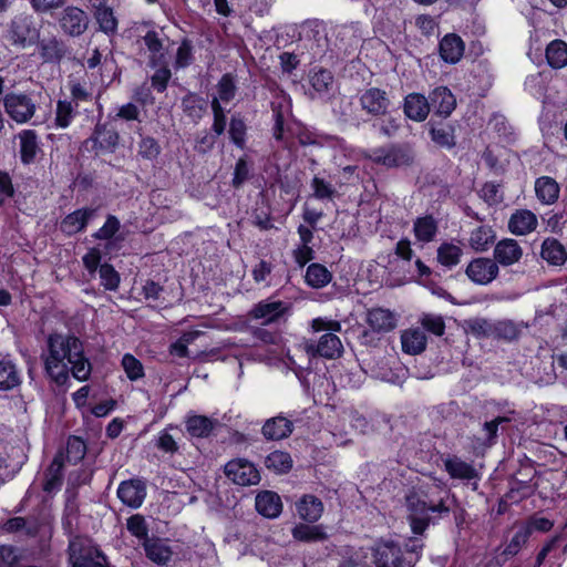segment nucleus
<instances>
[{"instance_id": "f257e3e1", "label": "nucleus", "mask_w": 567, "mask_h": 567, "mask_svg": "<svg viewBox=\"0 0 567 567\" xmlns=\"http://www.w3.org/2000/svg\"><path fill=\"white\" fill-rule=\"evenodd\" d=\"M48 354L44 355V370L58 385H64L69 372L79 381L91 374V363L84 355L81 340L74 336L52 333L48 337Z\"/></svg>"}, {"instance_id": "f03ea898", "label": "nucleus", "mask_w": 567, "mask_h": 567, "mask_svg": "<svg viewBox=\"0 0 567 567\" xmlns=\"http://www.w3.org/2000/svg\"><path fill=\"white\" fill-rule=\"evenodd\" d=\"M450 494L434 497L433 492H411L405 496V505L409 512L408 519L414 535H422L430 524V513L439 516L447 515L451 511Z\"/></svg>"}, {"instance_id": "7ed1b4c3", "label": "nucleus", "mask_w": 567, "mask_h": 567, "mask_svg": "<svg viewBox=\"0 0 567 567\" xmlns=\"http://www.w3.org/2000/svg\"><path fill=\"white\" fill-rule=\"evenodd\" d=\"M311 328L315 332L327 331L318 341L307 340L303 349L309 357H321L324 359H337L343 353L341 340L334 332L341 331V323L337 320L316 318L311 321Z\"/></svg>"}, {"instance_id": "20e7f679", "label": "nucleus", "mask_w": 567, "mask_h": 567, "mask_svg": "<svg viewBox=\"0 0 567 567\" xmlns=\"http://www.w3.org/2000/svg\"><path fill=\"white\" fill-rule=\"evenodd\" d=\"M415 150L410 143H395L379 147L374 150L370 156L373 163L388 168L412 166L415 162Z\"/></svg>"}, {"instance_id": "39448f33", "label": "nucleus", "mask_w": 567, "mask_h": 567, "mask_svg": "<svg viewBox=\"0 0 567 567\" xmlns=\"http://www.w3.org/2000/svg\"><path fill=\"white\" fill-rule=\"evenodd\" d=\"M72 567H109L106 556L91 540L74 537L69 544Z\"/></svg>"}, {"instance_id": "423d86ee", "label": "nucleus", "mask_w": 567, "mask_h": 567, "mask_svg": "<svg viewBox=\"0 0 567 567\" xmlns=\"http://www.w3.org/2000/svg\"><path fill=\"white\" fill-rule=\"evenodd\" d=\"M2 101L6 113L18 124L29 122L37 112V101L30 93L11 92Z\"/></svg>"}, {"instance_id": "0eeeda50", "label": "nucleus", "mask_w": 567, "mask_h": 567, "mask_svg": "<svg viewBox=\"0 0 567 567\" xmlns=\"http://www.w3.org/2000/svg\"><path fill=\"white\" fill-rule=\"evenodd\" d=\"M372 556L375 567H413V560L405 559L401 547L392 540L379 542Z\"/></svg>"}, {"instance_id": "6e6552de", "label": "nucleus", "mask_w": 567, "mask_h": 567, "mask_svg": "<svg viewBox=\"0 0 567 567\" xmlns=\"http://www.w3.org/2000/svg\"><path fill=\"white\" fill-rule=\"evenodd\" d=\"M224 472L228 480L240 486L257 485L260 482L259 471L246 458L229 461Z\"/></svg>"}, {"instance_id": "1a4fd4ad", "label": "nucleus", "mask_w": 567, "mask_h": 567, "mask_svg": "<svg viewBox=\"0 0 567 567\" xmlns=\"http://www.w3.org/2000/svg\"><path fill=\"white\" fill-rule=\"evenodd\" d=\"M310 84L309 96L328 100L334 91V78L331 71L323 68H313L308 74Z\"/></svg>"}, {"instance_id": "9d476101", "label": "nucleus", "mask_w": 567, "mask_h": 567, "mask_svg": "<svg viewBox=\"0 0 567 567\" xmlns=\"http://www.w3.org/2000/svg\"><path fill=\"white\" fill-rule=\"evenodd\" d=\"M497 264L485 257L474 258L466 267L465 274L476 285H488L498 276Z\"/></svg>"}, {"instance_id": "9b49d317", "label": "nucleus", "mask_w": 567, "mask_h": 567, "mask_svg": "<svg viewBox=\"0 0 567 567\" xmlns=\"http://www.w3.org/2000/svg\"><path fill=\"white\" fill-rule=\"evenodd\" d=\"M89 22L87 13L75 6L64 8L59 18L61 29L71 37L83 34L89 27Z\"/></svg>"}, {"instance_id": "f8f14e48", "label": "nucleus", "mask_w": 567, "mask_h": 567, "mask_svg": "<svg viewBox=\"0 0 567 567\" xmlns=\"http://www.w3.org/2000/svg\"><path fill=\"white\" fill-rule=\"evenodd\" d=\"M363 111L373 116L385 115L391 106L386 91L379 87H369L359 97Z\"/></svg>"}, {"instance_id": "ddd939ff", "label": "nucleus", "mask_w": 567, "mask_h": 567, "mask_svg": "<svg viewBox=\"0 0 567 567\" xmlns=\"http://www.w3.org/2000/svg\"><path fill=\"white\" fill-rule=\"evenodd\" d=\"M117 496L124 505L138 508L146 497V485L138 478L124 481L117 488Z\"/></svg>"}, {"instance_id": "4468645a", "label": "nucleus", "mask_w": 567, "mask_h": 567, "mask_svg": "<svg viewBox=\"0 0 567 567\" xmlns=\"http://www.w3.org/2000/svg\"><path fill=\"white\" fill-rule=\"evenodd\" d=\"M10 34L13 43L24 47L38 38V30L32 17L19 14L11 21Z\"/></svg>"}, {"instance_id": "2eb2a0df", "label": "nucleus", "mask_w": 567, "mask_h": 567, "mask_svg": "<svg viewBox=\"0 0 567 567\" xmlns=\"http://www.w3.org/2000/svg\"><path fill=\"white\" fill-rule=\"evenodd\" d=\"M430 107L433 112L443 117H449L456 107V99L446 86H437L429 94Z\"/></svg>"}, {"instance_id": "dca6fc26", "label": "nucleus", "mask_w": 567, "mask_h": 567, "mask_svg": "<svg viewBox=\"0 0 567 567\" xmlns=\"http://www.w3.org/2000/svg\"><path fill=\"white\" fill-rule=\"evenodd\" d=\"M494 261L503 267L517 264L523 257V248L517 240L513 238H504L499 240L493 251Z\"/></svg>"}, {"instance_id": "f3484780", "label": "nucleus", "mask_w": 567, "mask_h": 567, "mask_svg": "<svg viewBox=\"0 0 567 567\" xmlns=\"http://www.w3.org/2000/svg\"><path fill=\"white\" fill-rule=\"evenodd\" d=\"M287 309L286 303L282 301L264 300L251 308L249 317L260 320L261 324H270L281 318Z\"/></svg>"}, {"instance_id": "a211bd4d", "label": "nucleus", "mask_w": 567, "mask_h": 567, "mask_svg": "<svg viewBox=\"0 0 567 567\" xmlns=\"http://www.w3.org/2000/svg\"><path fill=\"white\" fill-rule=\"evenodd\" d=\"M431 112L429 97L421 93H409L403 101L404 115L414 122H423Z\"/></svg>"}, {"instance_id": "6ab92c4d", "label": "nucleus", "mask_w": 567, "mask_h": 567, "mask_svg": "<svg viewBox=\"0 0 567 567\" xmlns=\"http://www.w3.org/2000/svg\"><path fill=\"white\" fill-rule=\"evenodd\" d=\"M256 511L266 518H277L282 512L280 496L272 491H261L255 498Z\"/></svg>"}, {"instance_id": "aec40b11", "label": "nucleus", "mask_w": 567, "mask_h": 567, "mask_svg": "<svg viewBox=\"0 0 567 567\" xmlns=\"http://www.w3.org/2000/svg\"><path fill=\"white\" fill-rule=\"evenodd\" d=\"M465 50L462 38L455 33H449L440 41L439 52L442 60L450 64L457 63Z\"/></svg>"}, {"instance_id": "412c9836", "label": "nucleus", "mask_w": 567, "mask_h": 567, "mask_svg": "<svg viewBox=\"0 0 567 567\" xmlns=\"http://www.w3.org/2000/svg\"><path fill=\"white\" fill-rule=\"evenodd\" d=\"M19 155L22 164L30 165L37 159V155L41 153L38 135L33 130H23L18 134Z\"/></svg>"}, {"instance_id": "4be33fe9", "label": "nucleus", "mask_w": 567, "mask_h": 567, "mask_svg": "<svg viewBox=\"0 0 567 567\" xmlns=\"http://www.w3.org/2000/svg\"><path fill=\"white\" fill-rule=\"evenodd\" d=\"M537 224V217L533 212L518 209L512 214L508 220V229L516 236H524L534 231Z\"/></svg>"}, {"instance_id": "5701e85b", "label": "nucleus", "mask_w": 567, "mask_h": 567, "mask_svg": "<svg viewBox=\"0 0 567 567\" xmlns=\"http://www.w3.org/2000/svg\"><path fill=\"white\" fill-rule=\"evenodd\" d=\"M94 215L95 209L93 208L78 209L63 218L60 228L69 236L74 235L82 231Z\"/></svg>"}, {"instance_id": "b1692460", "label": "nucleus", "mask_w": 567, "mask_h": 567, "mask_svg": "<svg viewBox=\"0 0 567 567\" xmlns=\"http://www.w3.org/2000/svg\"><path fill=\"white\" fill-rule=\"evenodd\" d=\"M208 102L197 93L188 92L182 99L183 113L197 124L207 113Z\"/></svg>"}, {"instance_id": "393cba45", "label": "nucleus", "mask_w": 567, "mask_h": 567, "mask_svg": "<svg viewBox=\"0 0 567 567\" xmlns=\"http://www.w3.org/2000/svg\"><path fill=\"white\" fill-rule=\"evenodd\" d=\"M296 508L299 517L308 523H316L323 513V504L315 495H305L297 503Z\"/></svg>"}, {"instance_id": "a878e982", "label": "nucleus", "mask_w": 567, "mask_h": 567, "mask_svg": "<svg viewBox=\"0 0 567 567\" xmlns=\"http://www.w3.org/2000/svg\"><path fill=\"white\" fill-rule=\"evenodd\" d=\"M293 431V424L284 416H275L267 420L262 426V435L267 440H282L288 437Z\"/></svg>"}, {"instance_id": "bb28decb", "label": "nucleus", "mask_w": 567, "mask_h": 567, "mask_svg": "<svg viewBox=\"0 0 567 567\" xmlns=\"http://www.w3.org/2000/svg\"><path fill=\"white\" fill-rule=\"evenodd\" d=\"M367 321L371 329L377 332H389L396 327L394 313L383 308L369 310Z\"/></svg>"}, {"instance_id": "cd10ccee", "label": "nucleus", "mask_w": 567, "mask_h": 567, "mask_svg": "<svg viewBox=\"0 0 567 567\" xmlns=\"http://www.w3.org/2000/svg\"><path fill=\"white\" fill-rule=\"evenodd\" d=\"M540 257L551 266H561L567 261V250L556 238H546L540 246Z\"/></svg>"}, {"instance_id": "c85d7f7f", "label": "nucleus", "mask_w": 567, "mask_h": 567, "mask_svg": "<svg viewBox=\"0 0 567 567\" xmlns=\"http://www.w3.org/2000/svg\"><path fill=\"white\" fill-rule=\"evenodd\" d=\"M560 187L558 183L549 176H542L535 181L536 197L542 204L551 205L559 197Z\"/></svg>"}, {"instance_id": "c756f323", "label": "nucleus", "mask_w": 567, "mask_h": 567, "mask_svg": "<svg viewBox=\"0 0 567 567\" xmlns=\"http://www.w3.org/2000/svg\"><path fill=\"white\" fill-rule=\"evenodd\" d=\"M439 223L432 215L417 217L413 223V233L416 240L427 244L435 239Z\"/></svg>"}, {"instance_id": "7c9ffc66", "label": "nucleus", "mask_w": 567, "mask_h": 567, "mask_svg": "<svg viewBox=\"0 0 567 567\" xmlns=\"http://www.w3.org/2000/svg\"><path fill=\"white\" fill-rule=\"evenodd\" d=\"M444 468L452 478L470 481L478 477L475 467L457 456H449L445 458Z\"/></svg>"}, {"instance_id": "2f4dec72", "label": "nucleus", "mask_w": 567, "mask_h": 567, "mask_svg": "<svg viewBox=\"0 0 567 567\" xmlns=\"http://www.w3.org/2000/svg\"><path fill=\"white\" fill-rule=\"evenodd\" d=\"M216 422L205 415L190 414L186 417V432L192 437H208L215 427Z\"/></svg>"}, {"instance_id": "473e14b6", "label": "nucleus", "mask_w": 567, "mask_h": 567, "mask_svg": "<svg viewBox=\"0 0 567 567\" xmlns=\"http://www.w3.org/2000/svg\"><path fill=\"white\" fill-rule=\"evenodd\" d=\"M143 547L147 558L158 565H165L171 560L173 551L169 546L159 538L145 539Z\"/></svg>"}, {"instance_id": "72a5a7b5", "label": "nucleus", "mask_w": 567, "mask_h": 567, "mask_svg": "<svg viewBox=\"0 0 567 567\" xmlns=\"http://www.w3.org/2000/svg\"><path fill=\"white\" fill-rule=\"evenodd\" d=\"M401 343L403 352L416 355L422 353L426 348V337L419 329H408L401 334Z\"/></svg>"}, {"instance_id": "f704fd0d", "label": "nucleus", "mask_w": 567, "mask_h": 567, "mask_svg": "<svg viewBox=\"0 0 567 567\" xmlns=\"http://www.w3.org/2000/svg\"><path fill=\"white\" fill-rule=\"evenodd\" d=\"M429 134L432 142L442 148L451 150L456 145L454 127L452 125H434L430 123Z\"/></svg>"}, {"instance_id": "c9c22d12", "label": "nucleus", "mask_w": 567, "mask_h": 567, "mask_svg": "<svg viewBox=\"0 0 567 567\" xmlns=\"http://www.w3.org/2000/svg\"><path fill=\"white\" fill-rule=\"evenodd\" d=\"M118 133L113 128H109L104 124H97L91 137V141L94 143V147H99L101 150H114L118 144Z\"/></svg>"}, {"instance_id": "e433bc0d", "label": "nucleus", "mask_w": 567, "mask_h": 567, "mask_svg": "<svg viewBox=\"0 0 567 567\" xmlns=\"http://www.w3.org/2000/svg\"><path fill=\"white\" fill-rule=\"evenodd\" d=\"M291 534L296 540L305 543L322 542L328 538V535L321 525H308L300 523L292 528Z\"/></svg>"}, {"instance_id": "4c0bfd02", "label": "nucleus", "mask_w": 567, "mask_h": 567, "mask_svg": "<svg viewBox=\"0 0 567 567\" xmlns=\"http://www.w3.org/2000/svg\"><path fill=\"white\" fill-rule=\"evenodd\" d=\"M69 53L68 47L63 41L56 38L42 40L40 43V54L48 62H58Z\"/></svg>"}, {"instance_id": "58836bf2", "label": "nucleus", "mask_w": 567, "mask_h": 567, "mask_svg": "<svg viewBox=\"0 0 567 567\" xmlns=\"http://www.w3.org/2000/svg\"><path fill=\"white\" fill-rule=\"evenodd\" d=\"M63 480V455H56L45 473L43 489L51 493L59 489Z\"/></svg>"}, {"instance_id": "ea45409f", "label": "nucleus", "mask_w": 567, "mask_h": 567, "mask_svg": "<svg viewBox=\"0 0 567 567\" xmlns=\"http://www.w3.org/2000/svg\"><path fill=\"white\" fill-rule=\"evenodd\" d=\"M495 239V233L489 226H480L472 230L468 239L471 248L477 252L486 251Z\"/></svg>"}, {"instance_id": "a19ab883", "label": "nucleus", "mask_w": 567, "mask_h": 567, "mask_svg": "<svg viewBox=\"0 0 567 567\" xmlns=\"http://www.w3.org/2000/svg\"><path fill=\"white\" fill-rule=\"evenodd\" d=\"M332 279V274L321 264H311L306 270L305 280L311 288H322Z\"/></svg>"}, {"instance_id": "79ce46f5", "label": "nucleus", "mask_w": 567, "mask_h": 567, "mask_svg": "<svg viewBox=\"0 0 567 567\" xmlns=\"http://www.w3.org/2000/svg\"><path fill=\"white\" fill-rule=\"evenodd\" d=\"M546 59L554 69L567 65V43L563 40H554L546 48Z\"/></svg>"}, {"instance_id": "37998d69", "label": "nucleus", "mask_w": 567, "mask_h": 567, "mask_svg": "<svg viewBox=\"0 0 567 567\" xmlns=\"http://www.w3.org/2000/svg\"><path fill=\"white\" fill-rule=\"evenodd\" d=\"M463 255V250L460 246L452 243H443L437 248V261L447 268L455 267Z\"/></svg>"}, {"instance_id": "c03bdc74", "label": "nucleus", "mask_w": 567, "mask_h": 567, "mask_svg": "<svg viewBox=\"0 0 567 567\" xmlns=\"http://www.w3.org/2000/svg\"><path fill=\"white\" fill-rule=\"evenodd\" d=\"M265 465L276 473H287L292 466V460L287 452L274 451L266 457Z\"/></svg>"}, {"instance_id": "a18cd8bd", "label": "nucleus", "mask_w": 567, "mask_h": 567, "mask_svg": "<svg viewBox=\"0 0 567 567\" xmlns=\"http://www.w3.org/2000/svg\"><path fill=\"white\" fill-rule=\"evenodd\" d=\"M20 377L11 361H0V390H10L19 385Z\"/></svg>"}, {"instance_id": "49530a36", "label": "nucleus", "mask_w": 567, "mask_h": 567, "mask_svg": "<svg viewBox=\"0 0 567 567\" xmlns=\"http://www.w3.org/2000/svg\"><path fill=\"white\" fill-rule=\"evenodd\" d=\"M519 332L518 326L512 320L505 319L493 322L492 338L513 341L518 338Z\"/></svg>"}, {"instance_id": "de8ad7c7", "label": "nucleus", "mask_w": 567, "mask_h": 567, "mask_svg": "<svg viewBox=\"0 0 567 567\" xmlns=\"http://www.w3.org/2000/svg\"><path fill=\"white\" fill-rule=\"evenodd\" d=\"M422 328L435 337H442L445 333V321L441 315L424 312L419 319Z\"/></svg>"}, {"instance_id": "09e8293b", "label": "nucleus", "mask_w": 567, "mask_h": 567, "mask_svg": "<svg viewBox=\"0 0 567 567\" xmlns=\"http://www.w3.org/2000/svg\"><path fill=\"white\" fill-rule=\"evenodd\" d=\"M86 454V444L79 436H70L66 442V460L69 463L76 464L82 461Z\"/></svg>"}, {"instance_id": "8fccbe9b", "label": "nucleus", "mask_w": 567, "mask_h": 567, "mask_svg": "<svg viewBox=\"0 0 567 567\" xmlns=\"http://www.w3.org/2000/svg\"><path fill=\"white\" fill-rule=\"evenodd\" d=\"M94 16L102 32L110 34L116 31L117 20L111 8H100V10L95 11Z\"/></svg>"}, {"instance_id": "3c124183", "label": "nucleus", "mask_w": 567, "mask_h": 567, "mask_svg": "<svg viewBox=\"0 0 567 567\" xmlns=\"http://www.w3.org/2000/svg\"><path fill=\"white\" fill-rule=\"evenodd\" d=\"M122 368L126 373V377L131 381L140 380L144 377V368L140 360H137L133 354L126 353L122 358Z\"/></svg>"}, {"instance_id": "603ef678", "label": "nucleus", "mask_w": 567, "mask_h": 567, "mask_svg": "<svg viewBox=\"0 0 567 567\" xmlns=\"http://www.w3.org/2000/svg\"><path fill=\"white\" fill-rule=\"evenodd\" d=\"M74 113L75 112L72 102L66 100L58 101L55 111V124L62 128L68 127L74 117Z\"/></svg>"}, {"instance_id": "864d4df0", "label": "nucleus", "mask_w": 567, "mask_h": 567, "mask_svg": "<svg viewBox=\"0 0 567 567\" xmlns=\"http://www.w3.org/2000/svg\"><path fill=\"white\" fill-rule=\"evenodd\" d=\"M530 536V528L520 526L518 530L514 534L507 546L505 547L503 554L506 556L516 555L520 548L527 543Z\"/></svg>"}, {"instance_id": "5fc2aeb1", "label": "nucleus", "mask_w": 567, "mask_h": 567, "mask_svg": "<svg viewBox=\"0 0 567 567\" xmlns=\"http://www.w3.org/2000/svg\"><path fill=\"white\" fill-rule=\"evenodd\" d=\"M2 529L6 533H17L23 530L27 536L34 537L38 534L37 525H28L25 518L17 516L8 519Z\"/></svg>"}, {"instance_id": "6e6d98bb", "label": "nucleus", "mask_w": 567, "mask_h": 567, "mask_svg": "<svg viewBox=\"0 0 567 567\" xmlns=\"http://www.w3.org/2000/svg\"><path fill=\"white\" fill-rule=\"evenodd\" d=\"M467 331L476 338L493 337V322L484 318L471 319L466 322Z\"/></svg>"}, {"instance_id": "4d7b16f0", "label": "nucleus", "mask_w": 567, "mask_h": 567, "mask_svg": "<svg viewBox=\"0 0 567 567\" xmlns=\"http://www.w3.org/2000/svg\"><path fill=\"white\" fill-rule=\"evenodd\" d=\"M236 85L231 74H224L217 84L218 102H229L236 95Z\"/></svg>"}, {"instance_id": "13d9d810", "label": "nucleus", "mask_w": 567, "mask_h": 567, "mask_svg": "<svg viewBox=\"0 0 567 567\" xmlns=\"http://www.w3.org/2000/svg\"><path fill=\"white\" fill-rule=\"evenodd\" d=\"M194 61L193 55V44L188 39H184L176 52V58L174 62L175 69H185L189 66Z\"/></svg>"}, {"instance_id": "bf43d9fd", "label": "nucleus", "mask_w": 567, "mask_h": 567, "mask_svg": "<svg viewBox=\"0 0 567 567\" xmlns=\"http://www.w3.org/2000/svg\"><path fill=\"white\" fill-rule=\"evenodd\" d=\"M137 153L142 158L153 161L161 154V145L152 136H142Z\"/></svg>"}, {"instance_id": "052dcab7", "label": "nucleus", "mask_w": 567, "mask_h": 567, "mask_svg": "<svg viewBox=\"0 0 567 567\" xmlns=\"http://www.w3.org/2000/svg\"><path fill=\"white\" fill-rule=\"evenodd\" d=\"M101 285L106 290H116L120 285V275L110 264H103L99 268Z\"/></svg>"}, {"instance_id": "680f3d73", "label": "nucleus", "mask_w": 567, "mask_h": 567, "mask_svg": "<svg viewBox=\"0 0 567 567\" xmlns=\"http://www.w3.org/2000/svg\"><path fill=\"white\" fill-rule=\"evenodd\" d=\"M246 124L243 118L233 116L229 124V136L231 142L239 148L246 144Z\"/></svg>"}, {"instance_id": "e2e57ef3", "label": "nucleus", "mask_w": 567, "mask_h": 567, "mask_svg": "<svg viewBox=\"0 0 567 567\" xmlns=\"http://www.w3.org/2000/svg\"><path fill=\"white\" fill-rule=\"evenodd\" d=\"M210 107H212L213 115H214V122L212 125V130L217 136H220L221 134H224V132L226 130L227 118H226L225 110L223 109L220 102H218L217 97H213V100L210 102Z\"/></svg>"}, {"instance_id": "0e129e2a", "label": "nucleus", "mask_w": 567, "mask_h": 567, "mask_svg": "<svg viewBox=\"0 0 567 567\" xmlns=\"http://www.w3.org/2000/svg\"><path fill=\"white\" fill-rule=\"evenodd\" d=\"M127 530L135 536L136 538L145 542V539H148V528L147 524L145 522V518L140 515L135 514L127 518L126 522Z\"/></svg>"}, {"instance_id": "69168bd1", "label": "nucleus", "mask_w": 567, "mask_h": 567, "mask_svg": "<svg viewBox=\"0 0 567 567\" xmlns=\"http://www.w3.org/2000/svg\"><path fill=\"white\" fill-rule=\"evenodd\" d=\"M311 188L313 197L317 199H332L337 193L336 188L323 178L315 176L311 181Z\"/></svg>"}, {"instance_id": "338daca9", "label": "nucleus", "mask_w": 567, "mask_h": 567, "mask_svg": "<svg viewBox=\"0 0 567 567\" xmlns=\"http://www.w3.org/2000/svg\"><path fill=\"white\" fill-rule=\"evenodd\" d=\"M169 429H173V426L169 425L158 433L156 447L164 453L175 454L176 452H178L179 446L175 437L172 434H169Z\"/></svg>"}, {"instance_id": "774afa93", "label": "nucleus", "mask_w": 567, "mask_h": 567, "mask_svg": "<svg viewBox=\"0 0 567 567\" xmlns=\"http://www.w3.org/2000/svg\"><path fill=\"white\" fill-rule=\"evenodd\" d=\"M217 137L215 133H209L208 131L199 132L195 137V151L199 154L208 153L214 148Z\"/></svg>"}]
</instances>
